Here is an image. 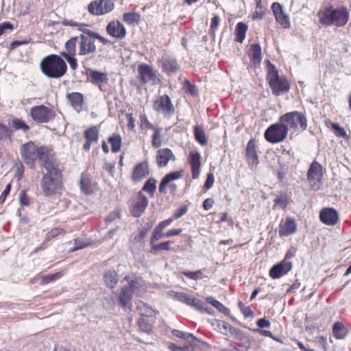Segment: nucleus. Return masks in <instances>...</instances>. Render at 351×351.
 Listing matches in <instances>:
<instances>
[{"mask_svg":"<svg viewBox=\"0 0 351 351\" xmlns=\"http://www.w3.org/2000/svg\"><path fill=\"white\" fill-rule=\"evenodd\" d=\"M22 159L30 168H34L36 160H38L40 165L49 167L51 162H56L54 152L47 147H38L32 141L23 144L20 149Z\"/></svg>","mask_w":351,"mask_h":351,"instance_id":"nucleus-1","label":"nucleus"},{"mask_svg":"<svg viewBox=\"0 0 351 351\" xmlns=\"http://www.w3.org/2000/svg\"><path fill=\"white\" fill-rule=\"evenodd\" d=\"M321 24L325 26L335 25L337 27L345 26L350 18V12L347 8L341 6L333 8L332 6L326 7L318 14Z\"/></svg>","mask_w":351,"mask_h":351,"instance_id":"nucleus-2","label":"nucleus"},{"mask_svg":"<svg viewBox=\"0 0 351 351\" xmlns=\"http://www.w3.org/2000/svg\"><path fill=\"white\" fill-rule=\"evenodd\" d=\"M49 167H45L47 173L41 179V189L47 196L54 194L61 187V171L56 167V162L49 164Z\"/></svg>","mask_w":351,"mask_h":351,"instance_id":"nucleus-3","label":"nucleus"},{"mask_svg":"<svg viewBox=\"0 0 351 351\" xmlns=\"http://www.w3.org/2000/svg\"><path fill=\"white\" fill-rule=\"evenodd\" d=\"M42 72L48 77L60 78L66 72L67 66L59 56L51 54L45 57L40 62Z\"/></svg>","mask_w":351,"mask_h":351,"instance_id":"nucleus-4","label":"nucleus"},{"mask_svg":"<svg viewBox=\"0 0 351 351\" xmlns=\"http://www.w3.org/2000/svg\"><path fill=\"white\" fill-rule=\"evenodd\" d=\"M279 121L284 123L291 134H298L307 128V119L304 114L298 111L287 112L280 117Z\"/></svg>","mask_w":351,"mask_h":351,"instance_id":"nucleus-5","label":"nucleus"},{"mask_svg":"<svg viewBox=\"0 0 351 351\" xmlns=\"http://www.w3.org/2000/svg\"><path fill=\"white\" fill-rule=\"evenodd\" d=\"M267 80L272 90V93L276 96L288 92L290 88L288 80L285 77L279 76L278 70L269 61H268Z\"/></svg>","mask_w":351,"mask_h":351,"instance_id":"nucleus-6","label":"nucleus"},{"mask_svg":"<svg viewBox=\"0 0 351 351\" xmlns=\"http://www.w3.org/2000/svg\"><path fill=\"white\" fill-rule=\"evenodd\" d=\"M288 134L287 128L284 123L279 121V123L270 125L265 132V139L273 144L283 141Z\"/></svg>","mask_w":351,"mask_h":351,"instance_id":"nucleus-7","label":"nucleus"},{"mask_svg":"<svg viewBox=\"0 0 351 351\" xmlns=\"http://www.w3.org/2000/svg\"><path fill=\"white\" fill-rule=\"evenodd\" d=\"M29 114L35 122L47 123L54 119L56 113L53 109L44 105H39L32 107Z\"/></svg>","mask_w":351,"mask_h":351,"instance_id":"nucleus-8","label":"nucleus"},{"mask_svg":"<svg viewBox=\"0 0 351 351\" xmlns=\"http://www.w3.org/2000/svg\"><path fill=\"white\" fill-rule=\"evenodd\" d=\"M114 8L112 0H95L88 5V12L95 16H100L111 12Z\"/></svg>","mask_w":351,"mask_h":351,"instance_id":"nucleus-9","label":"nucleus"},{"mask_svg":"<svg viewBox=\"0 0 351 351\" xmlns=\"http://www.w3.org/2000/svg\"><path fill=\"white\" fill-rule=\"evenodd\" d=\"M138 73L139 80L143 84L148 82H151L152 84H158L160 82V80L157 75V71H154L152 67L148 64H139L138 66Z\"/></svg>","mask_w":351,"mask_h":351,"instance_id":"nucleus-10","label":"nucleus"},{"mask_svg":"<svg viewBox=\"0 0 351 351\" xmlns=\"http://www.w3.org/2000/svg\"><path fill=\"white\" fill-rule=\"evenodd\" d=\"M78 55L86 56L93 53L96 51V46L93 37L88 36L84 34H80L78 36Z\"/></svg>","mask_w":351,"mask_h":351,"instance_id":"nucleus-11","label":"nucleus"},{"mask_svg":"<svg viewBox=\"0 0 351 351\" xmlns=\"http://www.w3.org/2000/svg\"><path fill=\"white\" fill-rule=\"evenodd\" d=\"M153 108L156 111L161 112L165 116L170 115L174 112L173 105L170 97L167 95L160 96L154 101Z\"/></svg>","mask_w":351,"mask_h":351,"instance_id":"nucleus-12","label":"nucleus"},{"mask_svg":"<svg viewBox=\"0 0 351 351\" xmlns=\"http://www.w3.org/2000/svg\"><path fill=\"white\" fill-rule=\"evenodd\" d=\"M148 204V199L141 191L138 193L130 205V212L135 217H140L145 211Z\"/></svg>","mask_w":351,"mask_h":351,"instance_id":"nucleus-13","label":"nucleus"},{"mask_svg":"<svg viewBox=\"0 0 351 351\" xmlns=\"http://www.w3.org/2000/svg\"><path fill=\"white\" fill-rule=\"evenodd\" d=\"M288 254L280 263L274 265L270 271L269 276L273 279H277L287 274L292 269V263L287 261Z\"/></svg>","mask_w":351,"mask_h":351,"instance_id":"nucleus-14","label":"nucleus"},{"mask_svg":"<svg viewBox=\"0 0 351 351\" xmlns=\"http://www.w3.org/2000/svg\"><path fill=\"white\" fill-rule=\"evenodd\" d=\"M271 9L276 21L283 28H289L291 26L289 17L285 13L282 5L278 2H274L271 5Z\"/></svg>","mask_w":351,"mask_h":351,"instance_id":"nucleus-15","label":"nucleus"},{"mask_svg":"<svg viewBox=\"0 0 351 351\" xmlns=\"http://www.w3.org/2000/svg\"><path fill=\"white\" fill-rule=\"evenodd\" d=\"M106 31L109 35L117 39H123L126 35L124 25L119 21L110 22L106 27Z\"/></svg>","mask_w":351,"mask_h":351,"instance_id":"nucleus-16","label":"nucleus"},{"mask_svg":"<svg viewBox=\"0 0 351 351\" xmlns=\"http://www.w3.org/2000/svg\"><path fill=\"white\" fill-rule=\"evenodd\" d=\"M319 218L322 223L328 226L335 225L339 219L337 212L332 208L322 209L319 214Z\"/></svg>","mask_w":351,"mask_h":351,"instance_id":"nucleus-17","label":"nucleus"},{"mask_svg":"<svg viewBox=\"0 0 351 351\" xmlns=\"http://www.w3.org/2000/svg\"><path fill=\"white\" fill-rule=\"evenodd\" d=\"M322 166L317 161H313L307 172V179L310 182H319L323 176Z\"/></svg>","mask_w":351,"mask_h":351,"instance_id":"nucleus-18","label":"nucleus"},{"mask_svg":"<svg viewBox=\"0 0 351 351\" xmlns=\"http://www.w3.org/2000/svg\"><path fill=\"white\" fill-rule=\"evenodd\" d=\"M170 160H175V156L171 149L164 148L157 152L156 162L158 167H166Z\"/></svg>","mask_w":351,"mask_h":351,"instance_id":"nucleus-19","label":"nucleus"},{"mask_svg":"<svg viewBox=\"0 0 351 351\" xmlns=\"http://www.w3.org/2000/svg\"><path fill=\"white\" fill-rule=\"evenodd\" d=\"M162 71L170 75L178 71L180 66L176 59L170 57H164L160 60Z\"/></svg>","mask_w":351,"mask_h":351,"instance_id":"nucleus-20","label":"nucleus"},{"mask_svg":"<svg viewBox=\"0 0 351 351\" xmlns=\"http://www.w3.org/2000/svg\"><path fill=\"white\" fill-rule=\"evenodd\" d=\"M84 136L86 139V142L84 145V149L88 151L92 144L97 142L99 138V130L95 126L91 127L84 132Z\"/></svg>","mask_w":351,"mask_h":351,"instance_id":"nucleus-21","label":"nucleus"},{"mask_svg":"<svg viewBox=\"0 0 351 351\" xmlns=\"http://www.w3.org/2000/svg\"><path fill=\"white\" fill-rule=\"evenodd\" d=\"M255 141L251 139L247 145L246 156L249 165L254 168L258 164V156L255 149Z\"/></svg>","mask_w":351,"mask_h":351,"instance_id":"nucleus-22","label":"nucleus"},{"mask_svg":"<svg viewBox=\"0 0 351 351\" xmlns=\"http://www.w3.org/2000/svg\"><path fill=\"white\" fill-rule=\"evenodd\" d=\"M200 154L198 152H191L189 154V162L191 167L192 178L197 179L200 172Z\"/></svg>","mask_w":351,"mask_h":351,"instance_id":"nucleus-23","label":"nucleus"},{"mask_svg":"<svg viewBox=\"0 0 351 351\" xmlns=\"http://www.w3.org/2000/svg\"><path fill=\"white\" fill-rule=\"evenodd\" d=\"M132 290L129 287H123L119 295V303L124 308L132 307Z\"/></svg>","mask_w":351,"mask_h":351,"instance_id":"nucleus-24","label":"nucleus"},{"mask_svg":"<svg viewBox=\"0 0 351 351\" xmlns=\"http://www.w3.org/2000/svg\"><path fill=\"white\" fill-rule=\"evenodd\" d=\"M71 105L77 111L80 112L84 106V95L80 93H71L66 96Z\"/></svg>","mask_w":351,"mask_h":351,"instance_id":"nucleus-25","label":"nucleus"},{"mask_svg":"<svg viewBox=\"0 0 351 351\" xmlns=\"http://www.w3.org/2000/svg\"><path fill=\"white\" fill-rule=\"evenodd\" d=\"M297 227L294 220L291 218H287L285 223L280 226L279 234L280 236H289L295 233Z\"/></svg>","mask_w":351,"mask_h":351,"instance_id":"nucleus-26","label":"nucleus"},{"mask_svg":"<svg viewBox=\"0 0 351 351\" xmlns=\"http://www.w3.org/2000/svg\"><path fill=\"white\" fill-rule=\"evenodd\" d=\"M80 189L86 194H92L96 189L95 183L86 175H82L80 180Z\"/></svg>","mask_w":351,"mask_h":351,"instance_id":"nucleus-27","label":"nucleus"},{"mask_svg":"<svg viewBox=\"0 0 351 351\" xmlns=\"http://www.w3.org/2000/svg\"><path fill=\"white\" fill-rule=\"evenodd\" d=\"M182 177V172L174 171L167 174L162 180L159 185V191L160 193H166V187L171 181L178 180Z\"/></svg>","mask_w":351,"mask_h":351,"instance_id":"nucleus-28","label":"nucleus"},{"mask_svg":"<svg viewBox=\"0 0 351 351\" xmlns=\"http://www.w3.org/2000/svg\"><path fill=\"white\" fill-rule=\"evenodd\" d=\"M104 281L108 288H114L119 282L118 274L114 270L107 271L104 275Z\"/></svg>","mask_w":351,"mask_h":351,"instance_id":"nucleus-29","label":"nucleus"},{"mask_svg":"<svg viewBox=\"0 0 351 351\" xmlns=\"http://www.w3.org/2000/svg\"><path fill=\"white\" fill-rule=\"evenodd\" d=\"M87 75L94 84L107 83L108 81V77L106 73L88 69L87 71Z\"/></svg>","mask_w":351,"mask_h":351,"instance_id":"nucleus-30","label":"nucleus"},{"mask_svg":"<svg viewBox=\"0 0 351 351\" xmlns=\"http://www.w3.org/2000/svg\"><path fill=\"white\" fill-rule=\"evenodd\" d=\"M148 174V165L146 162H144L136 166L133 171V178L135 180H139Z\"/></svg>","mask_w":351,"mask_h":351,"instance_id":"nucleus-31","label":"nucleus"},{"mask_svg":"<svg viewBox=\"0 0 351 351\" xmlns=\"http://www.w3.org/2000/svg\"><path fill=\"white\" fill-rule=\"evenodd\" d=\"M186 304L194 308L199 311H207V308L205 306L206 304L200 300L194 298L192 295L188 296L185 303Z\"/></svg>","mask_w":351,"mask_h":351,"instance_id":"nucleus-32","label":"nucleus"},{"mask_svg":"<svg viewBox=\"0 0 351 351\" xmlns=\"http://www.w3.org/2000/svg\"><path fill=\"white\" fill-rule=\"evenodd\" d=\"M78 40V36H75L71 38L69 40H67L65 43V49L66 51H62L60 53L61 56L62 54H69L70 56H75L76 53V44Z\"/></svg>","mask_w":351,"mask_h":351,"instance_id":"nucleus-33","label":"nucleus"},{"mask_svg":"<svg viewBox=\"0 0 351 351\" xmlns=\"http://www.w3.org/2000/svg\"><path fill=\"white\" fill-rule=\"evenodd\" d=\"M247 30V25L245 23L243 22L238 23L236 26L235 30V40L239 43H242L245 38V34Z\"/></svg>","mask_w":351,"mask_h":351,"instance_id":"nucleus-34","label":"nucleus"},{"mask_svg":"<svg viewBox=\"0 0 351 351\" xmlns=\"http://www.w3.org/2000/svg\"><path fill=\"white\" fill-rule=\"evenodd\" d=\"M251 61L254 64H259L262 59L261 48L258 44L251 46Z\"/></svg>","mask_w":351,"mask_h":351,"instance_id":"nucleus-35","label":"nucleus"},{"mask_svg":"<svg viewBox=\"0 0 351 351\" xmlns=\"http://www.w3.org/2000/svg\"><path fill=\"white\" fill-rule=\"evenodd\" d=\"M194 136L195 140L201 145H206L208 143L205 132L202 127L196 125L194 128Z\"/></svg>","mask_w":351,"mask_h":351,"instance_id":"nucleus-36","label":"nucleus"},{"mask_svg":"<svg viewBox=\"0 0 351 351\" xmlns=\"http://www.w3.org/2000/svg\"><path fill=\"white\" fill-rule=\"evenodd\" d=\"M128 287L132 290V293L138 294L141 292L142 288L145 287V281L141 278H135L130 280Z\"/></svg>","mask_w":351,"mask_h":351,"instance_id":"nucleus-37","label":"nucleus"},{"mask_svg":"<svg viewBox=\"0 0 351 351\" xmlns=\"http://www.w3.org/2000/svg\"><path fill=\"white\" fill-rule=\"evenodd\" d=\"M206 301L208 303L210 304L215 308H216L218 311L223 313L225 315H228L230 313V311L228 308H226L223 304L220 302L217 301L213 297H207Z\"/></svg>","mask_w":351,"mask_h":351,"instance_id":"nucleus-38","label":"nucleus"},{"mask_svg":"<svg viewBox=\"0 0 351 351\" xmlns=\"http://www.w3.org/2000/svg\"><path fill=\"white\" fill-rule=\"evenodd\" d=\"M332 332L337 339H343L346 335L343 324L339 322L334 324L332 326Z\"/></svg>","mask_w":351,"mask_h":351,"instance_id":"nucleus-39","label":"nucleus"},{"mask_svg":"<svg viewBox=\"0 0 351 351\" xmlns=\"http://www.w3.org/2000/svg\"><path fill=\"white\" fill-rule=\"evenodd\" d=\"M108 142L112 147V152L117 153L121 150V137L120 135H114L108 138Z\"/></svg>","mask_w":351,"mask_h":351,"instance_id":"nucleus-40","label":"nucleus"},{"mask_svg":"<svg viewBox=\"0 0 351 351\" xmlns=\"http://www.w3.org/2000/svg\"><path fill=\"white\" fill-rule=\"evenodd\" d=\"M12 125L16 130H22L24 132L29 130V127L23 120L14 118L12 121Z\"/></svg>","mask_w":351,"mask_h":351,"instance_id":"nucleus-41","label":"nucleus"},{"mask_svg":"<svg viewBox=\"0 0 351 351\" xmlns=\"http://www.w3.org/2000/svg\"><path fill=\"white\" fill-rule=\"evenodd\" d=\"M123 20L128 24L138 23L140 21L141 16L135 12H126L123 14Z\"/></svg>","mask_w":351,"mask_h":351,"instance_id":"nucleus-42","label":"nucleus"},{"mask_svg":"<svg viewBox=\"0 0 351 351\" xmlns=\"http://www.w3.org/2000/svg\"><path fill=\"white\" fill-rule=\"evenodd\" d=\"M12 131L6 125L0 123V141L10 139Z\"/></svg>","mask_w":351,"mask_h":351,"instance_id":"nucleus-43","label":"nucleus"},{"mask_svg":"<svg viewBox=\"0 0 351 351\" xmlns=\"http://www.w3.org/2000/svg\"><path fill=\"white\" fill-rule=\"evenodd\" d=\"M172 334L177 337L191 341V340H196V337L191 333L185 332L179 330H173Z\"/></svg>","mask_w":351,"mask_h":351,"instance_id":"nucleus-44","label":"nucleus"},{"mask_svg":"<svg viewBox=\"0 0 351 351\" xmlns=\"http://www.w3.org/2000/svg\"><path fill=\"white\" fill-rule=\"evenodd\" d=\"M166 237V232L165 233H163L162 232V230L161 229H158V228L156 226L153 232H152V235L151 237V239H150V243H151V246H152L153 245H155V242L159 239H161L162 238H165Z\"/></svg>","mask_w":351,"mask_h":351,"instance_id":"nucleus-45","label":"nucleus"},{"mask_svg":"<svg viewBox=\"0 0 351 351\" xmlns=\"http://www.w3.org/2000/svg\"><path fill=\"white\" fill-rule=\"evenodd\" d=\"M182 274L186 277L193 279V280H199L204 278L203 273L201 270H198L197 271H184Z\"/></svg>","mask_w":351,"mask_h":351,"instance_id":"nucleus-46","label":"nucleus"},{"mask_svg":"<svg viewBox=\"0 0 351 351\" xmlns=\"http://www.w3.org/2000/svg\"><path fill=\"white\" fill-rule=\"evenodd\" d=\"M156 182L154 179L149 178L145 182L144 186L143 187V190L148 193H150L151 194H154L156 189Z\"/></svg>","mask_w":351,"mask_h":351,"instance_id":"nucleus-47","label":"nucleus"},{"mask_svg":"<svg viewBox=\"0 0 351 351\" xmlns=\"http://www.w3.org/2000/svg\"><path fill=\"white\" fill-rule=\"evenodd\" d=\"M154 133L152 136V145L155 148H158L162 145V140L160 136V131L158 129H154Z\"/></svg>","mask_w":351,"mask_h":351,"instance_id":"nucleus-48","label":"nucleus"},{"mask_svg":"<svg viewBox=\"0 0 351 351\" xmlns=\"http://www.w3.org/2000/svg\"><path fill=\"white\" fill-rule=\"evenodd\" d=\"M219 326L221 327L226 332H228L231 334H238L240 332V330L232 326L230 324L226 322H221L219 324Z\"/></svg>","mask_w":351,"mask_h":351,"instance_id":"nucleus-49","label":"nucleus"},{"mask_svg":"<svg viewBox=\"0 0 351 351\" xmlns=\"http://www.w3.org/2000/svg\"><path fill=\"white\" fill-rule=\"evenodd\" d=\"M140 329L144 332H149L152 330V326L147 323L144 317H141L138 321Z\"/></svg>","mask_w":351,"mask_h":351,"instance_id":"nucleus-50","label":"nucleus"},{"mask_svg":"<svg viewBox=\"0 0 351 351\" xmlns=\"http://www.w3.org/2000/svg\"><path fill=\"white\" fill-rule=\"evenodd\" d=\"M331 127L334 130L336 136L339 137H346L347 136L345 130L341 128L338 123H332Z\"/></svg>","mask_w":351,"mask_h":351,"instance_id":"nucleus-51","label":"nucleus"},{"mask_svg":"<svg viewBox=\"0 0 351 351\" xmlns=\"http://www.w3.org/2000/svg\"><path fill=\"white\" fill-rule=\"evenodd\" d=\"M137 307L141 315L152 316L154 313V311L151 308L145 306V305L142 304V302L138 303Z\"/></svg>","mask_w":351,"mask_h":351,"instance_id":"nucleus-52","label":"nucleus"},{"mask_svg":"<svg viewBox=\"0 0 351 351\" xmlns=\"http://www.w3.org/2000/svg\"><path fill=\"white\" fill-rule=\"evenodd\" d=\"M171 296L181 302L185 303L189 295L183 292H172Z\"/></svg>","mask_w":351,"mask_h":351,"instance_id":"nucleus-53","label":"nucleus"},{"mask_svg":"<svg viewBox=\"0 0 351 351\" xmlns=\"http://www.w3.org/2000/svg\"><path fill=\"white\" fill-rule=\"evenodd\" d=\"M171 242L170 241L162 242L159 244H155L152 246V250L154 251L157 250H169V245Z\"/></svg>","mask_w":351,"mask_h":351,"instance_id":"nucleus-54","label":"nucleus"},{"mask_svg":"<svg viewBox=\"0 0 351 351\" xmlns=\"http://www.w3.org/2000/svg\"><path fill=\"white\" fill-rule=\"evenodd\" d=\"M62 56L67 60L68 63L70 65V67L73 70H75L77 69V60L73 57V56H70L69 54H62Z\"/></svg>","mask_w":351,"mask_h":351,"instance_id":"nucleus-55","label":"nucleus"},{"mask_svg":"<svg viewBox=\"0 0 351 351\" xmlns=\"http://www.w3.org/2000/svg\"><path fill=\"white\" fill-rule=\"evenodd\" d=\"M315 343L319 349L326 351L327 344L326 337L323 336L316 337Z\"/></svg>","mask_w":351,"mask_h":351,"instance_id":"nucleus-56","label":"nucleus"},{"mask_svg":"<svg viewBox=\"0 0 351 351\" xmlns=\"http://www.w3.org/2000/svg\"><path fill=\"white\" fill-rule=\"evenodd\" d=\"M61 272H57L56 274H53L52 275H49L47 276H45L43 278V284L45 285L49 283V282L53 281L62 276Z\"/></svg>","mask_w":351,"mask_h":351,"instance_id":"nucleus-57","label":"nucleus"},{"mask_svg":"<svg viewBox=\"0 0 351 351\" xmlns=\"http://www.w3.org/2000/svg\"><path fill=\"white\" fill-rule=\"evenodd\" d=\"M187 212V207L186 206H182L180 207L178 210L175 211L173 213V217L175 219H177L184 215H185Z\"/></svg>","mask_w":351,"mask_h":351,"instance_id":"nucleus-58","label":"nucleus"},{"mask_svg":"<svg viewBox=\"0 0 351 351\" xmlns=\"http://www.w3.org/2000/svg\"><path fill=\"white\" fill-rule=\"evenodd\" d=\"M87 25L84 23L78 24V29L83 32L84 35L88 36L93 37V34H94L95 32H93L87 28Z\"/></svg>","mask_w":351,"mask_h":351,"instance_id":"nucleus-59","label":"nucleus"},{"mask_svg":"<svg viewBox=\"0 0 351 351\" xmlns=\"http://www.w3.org/2000/svg\"><path fill=\"white\" fill-rule=\"evenodd\" d=\"M276 204L279 205L281 208H285L287 205V199L285 195H280L275 199Z\"/></svg>","mask_w":351,"mask_h":351,"instance_id":"nucleus-60","label":"nucleus"},{"mask_svg":"<svg viewBox=\"0 0 351 351\" xmlns=\"http://www.w3.org/2000/svg\"><path fill=\"white\" fill-rule=\"evenodd\" d=\"M19 201L23 206H28L29 204V198L24 191L20 192Z\"/></svg>","mask_w":351,"mask_h":351,"instance_id":"nucleus-61","label":"nucleus"},{"mask_svg":"<svg viewBox=\"0 0 351 351\" xmlns=\"http://www.w3.org/2000/svg\"><path fill=\"white\" fill-rule=\"evenodd\" d=\"M141 121L142 123V126L149 129H155L154 126L148 121L146 114H143L141 115Z\"/></svg>","mask_w":351,"mask_h":351,"instance_id":"nucleus-62","label":"nucleus"},{"mask_svg":"<svg viewBox=\"0 0 351 351\" xmlns=\"http://www.w3.org/2000/svg\"><path fill=\"white\" fill-rule=\"evenodd\" d=\"M256 325L260 329L263 328H269L270 326V322L265 318H261L257 320Z\"/></svg>","mask_w":351,"mask_h":351,"instance_id":"nucleus-63","label":"nucleus"},{"mask_svg":"<svg viewBox=\"0 0 351 351\" xmlns=\"http://www.w3.org/2000/svg\"><path fill=\"white\" fill-rule=\"evenodd\" d=\"M215 181L214 176L212 173H209L207 176L206 180L204 183V188L208 189L211 188L213 185Z\"/></svg>","mask_w":351,"mask_h":351,"instance_id":"nucleus-64","label":"nucleus"}]
</instances>
